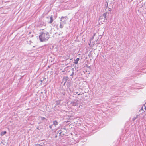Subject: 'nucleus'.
<instances>
[{
	"label": "nucleus",
	"mask_w": 146,
	"mask_h": 146,
	"mask_svg": "<svg viewBox=\"0 0 146 146\" xmlns=\"http://www.w3.org/2000/svg\"><path fill=\"white\" fill-rule=\"evenodd\" d=\"M50 35L48 32L45 31H41L40 33L39 37L40 41L41 42L46 41L48 40Z\"/></svg>",
	"instance_id": "nucleus-1"
},
{
	"label": "nucleus",
	"mask_w": 146,
	"mask_h": 146,
	"mask_svg": "<svg viewBox=\"0 0 146 146\" xmlns=\"http://www.w3.org/2000/svg\"><path fill=\"white\" fill-rule=\"evenodd\" d=\"M39 119H40V118L41 119L42 121V122H44L45 123L47 121V119L46 118L43 117H42L41 116L39 117Z\"/></svg>",
	"instance_id": "nucleus-2"
},
{
	"label": "nucleus",
	"mask_w": 146,
	"mask_h": 146,
	"mask_svg": "<svg viewBox=\"0 0 146 146\" xmlns=\"http://www.w3.org/2000/svg\"><path fill=\"white\" fill-rule=\"evenodd\" d=\"M53 21V16L52 15H51L50 17V21L48 22V23H49V24L51 23Z\"/></svg>",
	"instance_id": "nucleus-3"
},
{
	"label": "nucleus",
	"mask_w": 146,
	"mask_h": 146,
	"mask_svg": "<svg viewBox=\"0 0 146 146\" xmlns=\"http://www.w3.org/2000/svg\"><path fill=\"white\" fill-rule=\"evenodd\" d=\"M60 92L63 95H65L66 93L65 91V90L63 89L61 90L60 91Z\"/></svg>",
	"instance_id": "nucleus-4"
},
{
	"label": "nucleus",
	"mask_w": 146,
	"mask_h": 146,
	"mask_svg": "<svg viewBox=\"0 0 146 146\" xmlns=\"http://www.w3.org/2000/svg\"><path fill=\"white\" fill-rule=\"evenodd\" d=\"M107 13H105L103 14L102 16V18L103 17L104 19H105L106 17Z\"/></svg>",
	"instance_id": "nucleus-5"
},
{
	"label": "nucleus",
	"mask_w": 146,
	"mask_h": 146,
	"mask_svg": "<svg viewBox=\"0 0 146 146\" xmlns=\"http://www.w3.org/2000/svg\"><path fill=\"white\" fill-rule=\"evenodd\" d=\"M58 122L56 120H55L53 121V124L55 126L57 125L58 124Z\"/></svg>",
	"instance_id": "nucleus-6"
},
{
	"label": "nucleus",
	"mask_w": 146,
	"mask_h": 146,
	"mask_svg": "<svg viewBox=\"0 0 146 146\" xmlns=\"http://www.w3.org/2000/svg\"><path fill=\"white\" fill-rule=\"evenodd\" d=\"M79 58H77L76 60H74V61H75V62H74V63L75 64H78V61L79 60Z\"/></svg>",
	"instance_id": "nucleus-7"
},
{
	"label": "nucleus",
	"mask_w": 146,
	"mask_h": 146,
	"mask_svg": "<svg viewBox=\"0 0 146 146\" xmlns=\"http://www.w3.org/2000/svg\"><path fill=\"white\" fill-rule=\"evenodd\" d=\"M72 104V105L74 106H78V103L75 102H73Z\"/></svg>",
	"instance_id": "nucleus-8"
},
{
	"label": "nucleus",
	"mask_w": 146,
	"mask_h": 146,
	"mask_svg": "<svg viewBox=\"0 0 146 146\" xmlns=\"http://www.w3.org/2000/svg\"><path fill=\"white\" fill-rule=\"evenodd\" d=\"M6 133V131H4V132H2L1 133V135L2 136H3Z\"/></svg>",
	"instance_id": "nucleus-9"
},
{
	"label": "nucleus",
	"mask_w": 146,
	"mask_h": 146,
	"mask_svg": "<svg viewBox=\"0 0 146 146\" xmlns=\"http://www.w3.org/2000/svg\"><path fill=\"white\" fill-rule=\"evenodd\" d=\"M59 27L61 28H62L63 27V25H62L61 23H60Z\"/></svg>",
	"instance_id": "nucleus-10"
},
{
	"label": "nucleus",
	"mask_w": 146,
	"mask_h": 146,
	"mask_svg": "<svg viewBox=\"0 0 146 146\" xmlns=\"http://www.w3.org/2000/svg\"><path fill=\"white\" fill-rule=\"evenodd\" d=\"M66 18H67V17L66 16V17L62 16V17H61V19L60 20V21H62V20L64 18L66 19Z\"/></svg>",
	"instance_id": "nucleus-11"
},
{
	"label": "nucleus",
	"mask_w": 146,
	"mask_h": 146,
	"mask_svg": "<svg viewBox=\"0 0 146 146\" xmlns=\"http://www.w3.org/2000/svg\"><path fill=\"white\" fill-rule=\"evenodd\" d=\"M59 134L60 135H62V131H61L60 130L59 131ZM64 133L62 134V135H64Z\"/></svg>",
	"instance_id": "nucleus-12"
},
{
	"label": "nucleus",
	"mask_w": 146,
	"mask_h": 146,
	"mask_svg": "<svg viewBox=\"0 0 146 146\" xmlns=\"http://www.w3.org/2000/svg\"><path fill=\"white\" fill-rule=\"evenodd\" d=\"M144 109L146 110V102L144 104Z\"/></svg>",
	"instance_id": "nucleus-13"
},
{
	"label": "nucleus",
	"mask_w": 146,
	"mask_h": 146,
	"mask_svg": "<svg viewBox=\"0 0 146 146\" xmlns=\"http://www.w3.org/2000/svg\"><path fill=\"white\" fill-rule=\"evenodd\" d=\"M137 117H133V121H134L136 119V118H137Z\"/></svg>",
	"instance_id": "nucleus-14"
},
{
	"label": "nucleus",
	"mask_w": 146,
	"mask_h": 146,
	"mask_svg": "<svg viewBox=\"0 0 146 146\" xmlns=\"http://www.w3.org/2000/svg\"><path fill=\"white\" fill-rule=\"evenodd\" d=\"M74 74V72H72V74L70 75V76H73V75Z\"/></svg>",
	"instance_id": "nucleus-15"
},
{
	"label": "nucleus",
	"mask_w": 146,
	"mask_h": 146,
	"mask_svg": "<svg viewBox=\"0 0 146 146\" xmlns=\"http://www.w3.org/2000/svg\"><path fill=\"white\" fill-rule=\"evenodd\" d=\"M108 11H111V8H108Z\"/></svg>",
	"instance_id": "nucleus-16"
},
{
	"label": "nucleus",
	"mask_w": 146,
	"mask_h": 146,
	"mask_svg": "<svg viewBox=\"0 0 146 146\" xmlns=\"http://www.w3.org/2000/svg\"><path fill=\"white\" fill-rule=\"evenodd\" d=\"M52 125H50L49 126V128H50V129H52Z\"/></svg>",
	"instance_id": "nucleus-17"
},
{
	"label": "nucleus",
	"mask_w": 146,
	"mask_h": 146,
	"mask_svg": "<svg viewBox=\"0 0 146 146\" xmlns=\"http://www.w3.org/2000/svg\"><path fill=\"white\" fill-rule=\"evenodd\" d=\"M66 58L67 59H69V56H67Z\"/></svg>",
	"instance_id": "nucleus-18"
},
{
	"label": "nucleus",
	"mask_w": 146,
	"mask_h": 146,
	"mask_svg": "<svg viewBox=\"0 0 146 146\" xmlns=\"http://www.w3.org/2000/svg\"><path fill=\"white\" fill-rule=\"evenodd\" d=\"M81 94L80 93H79V94H78V95H81Z\"/></svg>",
	"instance_id": "nucleus-19"
},
{
	"label": "nucleus",
	"mask_w": 146,
	"mask_h": 146,
	"mask_svg": "<svg viewBox=\"0 0 146 146\" xmlns=\"http://www.w3.org/2000/svg\"><path fill=\"white\" fill-rule=\"evenodd\" d=\"M106 7H108V3H107V6H106Z\"/></svg>",
	"instance_id": "nucleus-20"
},
{
	"label": "nucleus",
	"mask_w": 146,
	"mask_h": 146,
	"mask_svg": "<svg viewBox=\"0 0 146 146\" xmlns=\"http://www.w3.org/2000/svg\"><path fill=\"white\" fill-rule=\"evenodd\" d=\"M57 137V135H56V136H55V137H56V138Z\"/></svg>",
	"instance_id": "nucleus-21"
},
{
	"label": "nucleus",
	"mask_w": 146,
	"mask_h": 146,
	"mask_svg": "<svg viewBox=\"0 0 146 146\" xmlns=\"http://www.w3.org/2000/svg\"><path fill=\"white\" fill-rule=\"evenodd\" d=\"M65 21V20H64V21H63V22H64Z\"/></svg>",
	"instance_id": "nucleus-22"
},
{
	"label": "nucleus",
	"mask_w": 146,
	"mask_h": 146,
	"mask_svg": "<svg viewBox=\"0 0 146 146\" xmlns=\"http://www.w3.org/2000/svg\"><path fill=\"white\" fill-rule=\"evenodd\" d=\"M37 129H38V128H37Z\"/></svg>",
	"instance_id": "nucleus-23"
}]
</instances>
